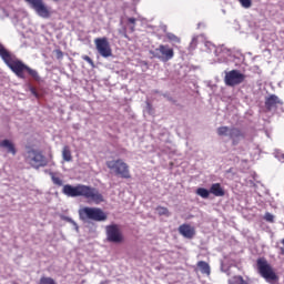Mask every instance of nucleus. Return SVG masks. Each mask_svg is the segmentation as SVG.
<instances>
[{
    "instance_id": "1a4fd4ad",
    "label": "nucleus",
    "mask_w": 284,
    "mask_h": 284,
    "mask_svg": "<svg viewBox=\"0 0 284 284\" xmlns=\"http://www.w3.org/2000/svg\"><path fill=\"white\" fill-rule=\"evenodd\" d=\"M106 240L109 243H123L124 237L121 229L116 224L105 226Z\"/></svg>"
},
{
    "instance_id": "f03ea898",
    "label": "nucleus",
    "mask_w": 284,
    "mask_h": 284,
    "mask_svg": "<svg viewBox=\"0 0 284 284\" xmlns=\"http://www.w3.org/2000/svg\"><path fill=\"white\" fill-rule=\"evenodd\" d=\"M62 192L65 194V196H71L72 199L77 196H83V199L95 203V205H99L104 201L103 194H101L97 187H92L85 184H78L77 186L65 184L62 189Z\"/></svg>"
},
{
    "instance_id": "f3484780",
    "label": "nucleus",
    "mask_w": 284,
    "mask_h": 284,
    "mask_svg": "<svg viewBox=\"0 0 284 284\" xmlns=\"http://www.w3.org/2000/svg\"><path fill=\"white\" fill-rule=\"evenodd\" d=\"M197 267H199L201 274H205L206 276H210L211 268H210V264L207 262H205V261L197 262Z\"/></svg>"
},
{
    "instance_id": "412c9836",
    "label": "nucleus",
    "mask_w": 284,
    "mask_h": 284,
    "mask_svg": "<svg viewBox=\"0 0 284 284\" xmlns=\"http://www.w3.org/2000/svg\"><path fill=\"white\" fill-rule=\"evenodd\" d=\"M156 212L160 216H170V210L165 206H158Z\"/></svg>"
},
{
    "instance_id": "ddd939ff",
    "label": "nucleus",
    "mask_w": 284,
    "mask_h": 284,
    "mask_svg": "<svg viewBox=\"0 0 284 284\" xmlns=\"http://www.w3.org/2000/svg\"><path fill=\"white\" fill-rule=\"evenodd\" d=\"M233 145H239V139H245V134L239 128H232L229 132Z\"/></svg>"
},
{
    "instance_id": "a211bd4d",
    "label": "nucleus",
    "mask_w": 284,
    "mask_h": 284,
    "mask_svg": "<svg viewBox=\"0 0 284 284\" xmlns=\"http://www.w3.org/2000/svg\"><path fill=\"white\" fill-rule=\"evenodd\" d=\"M62 159L65 163L72 162V151L68 145H64L62 149Z\"/></svg>"
},
{
    "instance_id": "bb28decb",
    "label": "nucleus",
    "mask_w": 284,
    "mask_h": 284,
    "mask_svg": "<svg viewBox=\"0 0 284 284\" xmlns=\"http://www.w3.org/2000/svg\"><path fill=\"white\" fill-rule=\"evenodd\" d=\"M83 61H87V63H90L91 68H94V61L89 55H82Z\"/></svg>"
},
{
    "instance_id": "2eb2a0df",
    "label": "nucleus",
    "mask_w": 284,
    "mask_h": 284,
    "mask_svg": "<svg viewBox=\"0 0 284 284\" xmlns=\"http://www.w3.org/2000/svg\"><path fill=\"white\" fill-rule=\"evenodd\" d=\"M0 148H4L9 154H12L13 156L17 155V148L14 146V143L10 140H2L0 141Z\"/></svg>"
},
{
    "instance_id": "72a5a7b5",
    "label": "nucleus",
    "mask_w": 284,
    "mask_h": 284,
    "mask_svg": "<svg viewBox=\"0 0 284 284\" xmlns=\"http://www.w3.org/2000/svg\"><path fill=\"white\" fill-rule=\"evenodd\" d=\"M52 1H54L55 3H58V1H61V0H52Z\"/></svg>"
},
{
    "instance_id": "9d476101",
    "label": "nucleus",
    "mask_w": 284,
    "mask_h": 284,
    "mask_svg": "<svg viewBox=\"0 0 284 284\" xmlns=\"http://www.w3.org/2000/svg\"><path fill=\"white\" fill-rule=\"evenodd\" d=\"M31 8L34 9L38 16L42 19H50V9L45 6L43 0H24Z\"/></svg>"
},
{
    "instance_id": "dca6fc26",
    "label": "nucleus",
    "mask_w": 284,
    "mask_h": 284,
    "mask_svg": "<svg viewBox=\"0 0 284 284\" xmlns=\"http://www.w3.org/2000/svg\"><path fill=\"white\" fill-rule=\"evenodd\" d=\"M210 192L211 194H213V196H225V189L221 186V183L212 184L210 187Z\"/></svg>"
},
{
    "instance_id": "aec40b11",
    "label": "nucleus",
    "mask_w": 284,
    "mask_h": 284,
    "mask_svg": "<svg viewBox=\"0 0 284 284\" xmlns=\"http://www.w3.org/2000/svg\"><path fill=\"white\" fill-rule=\"evenodd\" d=\"M49 175L51 176L53 185H58V187H61V185H63V180L57 176V173L50 172Z\"/></svg>"
},
{
    "instance_id": "2f4dec72",
    "label": "nucleus",
    "mask_w": 284,
    "mask_h": 284,
    "mask_svg": "<svg viewBox=\"0 0 284 284\" xmlns=\"http://www.w3.org/2000/svg\"><path fill=\"white\" fill-rule=\"evenodd\" d=\"M280 254H281V256H284V246L280 247Z\"/></svg>"
},
{
    "instance_id": "a878e982",
    "label": "nucleus",
    "mask_w": 284,
    "mask_h": 284,
    "mask_svg": "<svg viewBox=\"0 0 284 284\" xmlns=\"http://www.w3.org/2000/svg\"><path fill=\"white\" fill-rule=\"evenodd\" d=\"M128 23L131 24L130 31H131V32H134L135 26H136V20H135V18H128Z\"/></svg>"
},
{
    "instance_id": "6ab92c4d",
    "label": "nucleus",
    "mask_w": 284,
    "mask_h": 284,
    "mask_svg": "<svg viewBox=\"0 0 284 284\" xmlns=\"http://www.w3.org/2000/svg\"><path fill=\"white\" fill-rule=\"evenodd\" d=\"M195 194H197V196H201L202 199H210V190L205 189V187H199L195 191Z\"/></svg>"
},
{
    "instance_id": "f257e3e1",
    "label": "nucleus",
    "mask_w": 284,
    "mask_h": 284,
    "mask_svg": "<svg viewBox=\"0 0 284 284\" xmlns=\"http://www.w3.org/2000/svg\"><path fill=\"white\" fill-rule=\"evenodd\" d=\"M0 58L2 61L11 69L12 72L19 79H26V72L29 77H32L34 81H41L39 72L30 67H28L23 61L19 60L16 54H12L3 44L0 43Z\"/></svg>"
},
{
    "instance_id": "c85d7f7f",
    "label": "nucleus",
    "mask_w": 284,
    "mask_h": 284,
    "mask_svg": "<svg viewBox=\"0 0 284 284\" xmlns=\"http://www.w3.org/2000/svg\"><path fill=\"white\" fill-rule=\"evenodd\" d=\"M62 221H67V223H71L72 225H74L77 229H79V226L77 225V222H74V220H72L71 217L68 216H63Z\"/></svg>"
},
{
    "instance_id": "4468645a",
    "label": "nucleus",
    "mask_w": 284,
    "mask_h": 284,
    "mask_svg": "<svg viewBox=\"0 0 284 284\" xmlns=\"http://www.w3.org/2000/svg\"><path fill=\"white\" fill-rule=\"evenodd\" d=\"M276 105H283V101H281V99H278L277 95L272 94L268 98H266L265 100L266 110H272L273 108H276Z\"/></svg>"
},
{
    "instance_id": "c756f323",
    "label": "nucleus",
    "mask_w": 284,
    "mask_h": 284,
    "mask_svg": "<svg viewBox=\"0 0 284 284\" xmlns=\"http://www.w3.org/2000/svg\"><path fill=\"white\" fill-rule=\"evenodd\" d=\"M55 57L57 59H63V51H61L60 49L55 50Z\"/></svg>"
},
{
    "instance_id": "5701e85b",
    "label": "nucleus",
    "mask_w": 284,
    "mask_h": 284,
    "mask_svg": "<svg viewBox=\"0 0 284 284\" xmlns=\"http://www.w3.org/2000/svg\"><path fill=\"white\" fill-rule=\"evenodd\" d=\"M230 128L229 126H220L217 128V134L219 136H227L230 134Z\"/></svg>"
},
{
    "instance_id": "7ed1b4c3",
    "label": "nucleus",
    "mask_w": 284,
    "mask_h": 284,
    "mask_svg": "<svg viewBox=\"0 0 284 284\" xmlns=\"http://www.w3.org/2000/svg\"><path fill=\"white\" fill-rule=\"evenodd\" d=\"M256 266L258 274L262 276V278L265 280L266 283L276 284L278 283V275L276 272H274V268L265 257H260L256 261Z\"/></svg>"
},
{
    "instance_id": "39448f33",
    "label": "nucleus",
    "mask_w": 284,
    "mask_h": 284,
    "mask_svg": "<svg viewBox=\"0 0 284 284\" xmlns=\"http://www.w3.org/2000/svg\"><path fill=\"white\" fill-rule=\"evenodd\" d=\"M106 168L120 179H132L130 165L123 159L106 161Z\"/></svg>"
},
{
    "instance_id": "0eeeda50",
    "label": "nucleus",
    "mask_w": 284,
    "mask_h": 284,
    "mask_svg": "<svg viewBox=\"0 0 284 284\" xmlns=\"http://www.w3.org/2000/svg\"><path fill=\"white\" fill-rule=\"evenodd\" d=\"M94 45L100 57H103L104 59L112 57V47L110 45L108 38H95Z\"/></svg>"
},
{
    "instance_id": "4be33fe9",
    "label": "nucleus",
    "mask_w": 284,
    "mask_h": 284,
    "mask_svg": "<svg viewBox=\"0 0 284 284\" xmlns=\"http://www.w3.org/2000/svg\"><path fill=\"white\" fill-rule=\"evenodd\" d=\"M38 284H58V283L52 277L42 276V277H40V281Z\"/></svg>"
},
{
    "instance_id": "393cba45",
    "label": "nucleus",
    "mask_w": 284,
    "mask_h": 284,
    "mask_svg": "<svg viewBox=\"0 0 284 284\" xmlns=\"http://www.w3.org/2000/svg\"><path fill=\"white\" fill-rule=\"evenodd\" d=\"M239 2L241 3L242 8H252V0H239Z\"/></svg>"
},
{
    "instance_id": "423d86ee",
    "label": "nucleus",
    "mask_w": 284,
    "mask_h": 284,
    "mask_svg": "<svg viewBox=\"0 0 284 284\" xmlns=\"http://www.w3.org/2000/svg\"><path fill=\"white\" fill-rule=\"evenodd\" d=\"M24 160L26 163L31 165L34 170H39V168H45V165H48V158L43 155V152L34 149L27 152Z\"/></svg>"
},
{
    "instance_id": "cd10ccee",
    "label": "nucleus",
    "mask_w": 284,
    "mask_h": 284,
    "mask_svg": "<svg viewBox=\"0 0 284 284\" xmlns=\"http://www.w3.org/2000/svg\"><path fill=\"white\" fill-rule=\"evenodd\" d=\"M264 219L267 223H274V215H272V213H265Z\"/></svg>"
},
{
    "instance_id": "f704fd0d",
    "label": "nucleus",
    "mask_w": 284,
    "mask_h": 284,
    "mask_svg": "<svg viewBox=\"0 0 284 284\" xmlns=\"http://www.w3.org/2000/svg\"><path fill=\"white\" fill-rule=\"evenodd\" d=\"M194 41H196V39H195V38L192 40V43H194Z\"/></svg>"
},
{
    "instance_id": "20e7f679",
    "label": "nucleus",
    "mask_w": 284,
    "mask_h": 284,
    "mask_svg": "<svg viewBox=\"0 0 284 284\" xmlns=\"http://www.w3.org/2000/svg\"><path fill=\"white\" fill-rule=\"evenodd\" d=\"M80 221H95L101 223L102 221H108V214L101 210V207H90L84 206L79 210Z\"/></svg>"
},
{
    "instance_id": "f8f14e48",
    "label": "nucleus",
    "mask_w": 284,
    "mask_h": 284,
    "mask_svg": "<svg viewBox=\"0 0 284 284\" xmlns=\"http://www.w3.org/2000/svg\"><path fill=\"white\" fill-rule=\"evenodd\" d=\"M179 234L184 239H193L196 236V229L187 223L181 224L178 229Z\"/></svg>"
},
{
    "instance_id": "b1692460",
    "label": "nucleus",
    "mask_w": 284,
    "mask_h": 284,
    "mask_svg": "<svg viewBox=\"0 0 284 284\" xmlns=\"http://www.w3.org/2000/svg\"><path fill=\"white\" fill-rule=\"evenodd\" d=\"M169 41H172L173 43H181V38H179L174 33H169L168 36Z\"/></svg>"
},
{
    "instance_id": "7c9ffc66",
    "label": "nucleus",
    "mask_w": 284,
    "mask_h": 284,
    "mask_svg": "<svg viewBox=\"0 0 284 284\" xmlns=\"http://www.w3.org/2000/svg\"><path fill=\"white\" fill-rule=\"evenodd\" d=\"M30 92L31 94H33V97H36V99H39V92H37V89H34L33 87L30 88Z\"/></svg>"
},
{
    "instance_id": "473e14b6",
    "label": "nucleus",
    "mask_w": 284,
    "mask_h": 284,
    "mask_svg": "<svg viewBox=\"0 0 284 284\" xmlns=\"http://www.w3.org/2000/svg\"><path fill=\"white\" fill-rule=\"evenodd\" d=\"M281 243H282V245H283V247H284V239L281 241Z\"/></svg>"
},
{
    "instance_id": "6e6552de",
    "label": "nucleus",
    "mask_w": 284,
    "mask_h": 284,
    "mask_svg": "<svg viewBox=\"0 0 284 284\" xmlns=\"http://www.w3.org/2000/svg\"><path fill=\"white\" fill-rule=\"evenodd\" d=\"M245 74L241 73L239 70H231L225 73L224 83L230 88H234L236 85H241L245 81Z\"/></svg>"
},
{
    "instance_id": "9b49d317",
    "label": "nucleus",
    "mask_w": 284,
    "mask_h": 284,
    "mask_svg": "<svg viewBox=\"0 0 284 284\" xmlns=\"http://www.w3.org/2000/svg\"><path fill=\"white\" fill-rule=\"evenodd\" d=\"M154 52L155 59H160V61L168 62L174 59V49L170 48L168 44H160Z\"/></svg>"
}]
</instances>
